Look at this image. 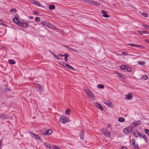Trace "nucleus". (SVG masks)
I'll return each instance as SVG.
<instances>
[{"mask_svg": "<svg viewBox=\"0 0 149 149\" xmlns=\"http://www.w3.org/2000/svg\"><path fill=\"white\" fill-rule=\"evenodd\" d=\"M34 14H35L36 15H38L39 13L38 12H34Z\"/></svg>", "mask_w": 149, "mask_h": 149, "instance_id": "nucleus-54", "label": "nucleus"}, {"mask_svg": "<svg viewBox=\"0 0 149 149\" xmlns=\"http://www.w3.org/2000/svg\"><path fill=\"white\" fill-rule=\"evenodd\" d=\"M131 131V130H129L128 128H126L124 130V133L125 134H129Z\"/></svg>", "mask_w": 149, "mask_h": 149, "instance_id": "nucleus-15", "label": "nucleus"}, {"mask_svg": "<svg viewBox=\"0 0 149 149\" xmlns=\"http://www.w3.org/2000/svg\"><path fill=\"white\" fill-rule=\"evenodd\" d=\"M122 53L124 55H128V54L127 53H126L124 52H122Z\"/></svg>", "mask_w": 149, "mask_h": 149, "instance_id": "nucleus-53", "label": "nucleus"}, {"mask_svg": "<svg viewBox=\"0 0 149 149\" xmlns=\"http://www.w3.org/2000/svg\"><path fill=\"white\" fill-rule=\"evenodd\" d=\"M0 24L3 26H6V25L0 19Z\"/></svg>", "mask_w": 149, "mask_h": 149, "instance_id": "nucleus-35", "label": "nucleus"}, {"mask_svg": "<svg viewBox=\"0 0 149 149\" xmlns=\"http://www.w3.org/2000/svg\"><path fill=\"white\" fill-rule=\"evenodd\" d=\"M120 149H127L126 147L123 146H122Z\"/></svg>", "mask_w": 149, "mask_h": 149, "instance_id": "nucleus-46", "label": "nucleus"}, {"mask_svg": "<svg viewBox=\"0 0 149 149\" xmlns=\"http://www.w3.org/2000/svg\"><path fill=\"white\" fill-rule=\"evenodd\" d=\"M66 67L67 68H68L72 70H74V69L70 65L68 64Z\"/></svg>", "mask_w": 149, "mask_h": 149, "instance_id": "nucleus-29", "label": "nucleus"}, {"mask_svg": "<svg viewBox=\"0 0 149 149\" xmlns=\"http://www.w3.org/2000/svg\"><path fill=\"white\" fill-rule=\"evenodd\" d=\"M131 70L132 69L130 67H128L127 68V70L128 72H130L131 71Z\"/></svg>", "mask_w": 149, "mask_h": 149, "instance_id": "nucleus-39", "label": "nucleus"}, {"mask_svg": "<svg viewBox=\"0 0 149 149\" xmlns=\"http://www.w3.org/2000/svg\"><path fill=\"white\" fill-rule=\"evenodd\" d=\"M97 87L99 88H104V85L102 84H99Z\"/></svg>", "mask_w": 149, "mask_h": 149, "instance_id": "nucleus-32", "label": "nucleus"}, {"mask_svg": "<svg viewBox=\"0 0 149 149\" xmlns=\"http://www.w3.org/2000/svg\"><path fill=\"white\" fill-rule=\"evenodd\" d=\"M102 132L106 136L110 137L111 136V134L107 129L103 128L101 130Z\"/></svg>", "mask_w": 149, "mask_h": 149, "instance_id": "nucleus-1", "label": "nucleus"}, {"mask_svg": "<svg viewBox=\"0 0 149 149\" xmlns=\"http://www.w3.org/2000/svg\"><path fill=\"white\" fill-rule=\"evenodd\" d=\"M58 55H59V56H61V57L64 56V55H63L61 54H58Z\"/></svg>", "mask_w": 149, "mask_h": 149, "instance_id": "nucleus-57", "label": "nucleus"}, {"mask_svg": "<svg viewBox=\"0 0 149 149\" xmlns=\"http://www.w3.org/2000/svg\"><path fill=\"white\" fill-rule=\"evenodd\" d=\"M8 62L10 64H14L15 63V61L13 60L10 59L8 60Z\"/></svg>", "mask_w": 149, "mask_h": 149, "instance_id": "nucleus-27", "label": "nucleus"}, {"mask_svg": "<svg viewBox=\"0 0 149 149\" xmlns=\"http://www.w3.org/2000/svg\"><path fill=\"white\" fill-rule=\"evenodd\" d=\"M64 55V56H65V57H69V55L67 53H65V54Z\"/></svg>", "mask_w": 149, "mask_h": 149, "instance_id": "nucleus-49", "label": "nucleus"}, {"mask_svg": "<svg viewBox=\"0 0 149 149\" xmlns=\"http://www.w3.org/2000/svg\"><path fill=\"white\" fill-rule=\"evenodd\" d=\"M138 64L140 65H144L145 64V63L144 61H139Z\"/></svg>", "mask_w": 149, "mask_h": 149, "instance_id": "nucleus-34", "label": "nucleus"}, {"mask_svg": "<svg viewBox=\"0 0 149 149\" xmlns=\"http://www.w3.org/2000/svg\"><path fill=\"white\" fill-rule=\"evenodd\" d=\"M132 134L135 137H137L139 136L140 137H141L140 134H139L136 129H134L132 132Z\"/></svg>", "mask_w": 149, "mask_h": 149, "instance_id": "nucleus-4", "label": "nucleus"}, {"mask_svg": "<svg viewBox=\"0 0 149 149\" xmlns=\"http://www.w3.org/2000/svg\"><path fill=\"white\" fill-rule=\"evenodd\" d=\"M16 9L15 8H13V9H11L10 10V11L11 12H15Z\"/></svg>", "mask_w": 149, "mask_h": 149, "instance_id": "nucleus-50", "label": "nucleus"}, {"mask_svg": "<svg viewBox=\"0 0 149 149\" xmlns=\"http://www.w3.org/2000/svg\"><path fill=\"white\" fill-rule=\"evenodd\" d=\"M49 8L50 10H53L55 8V6L54 5H50L49 6Z\"/></svg>", "mask_w": 149, "mask_h": 149, "instance_id": "nucleus-26", "label": "nucleus"}, {"mask_svg": "<svg viewBox=\"0 0 149 149\" xmlns=\"http://www.w3.org/2000/svg\"><path fill=\"white\" fill-rule=\"evenodd\" d=\"M145 42L149 44V40L146 39L145 40Z\"/></svg>", "mask_w": 149, "mask_h": 149, "instance_id": "nucleus-51", "label": "nucleus"}, {"mask_svg": "<svg viewBox=\"0 0 149 149\" xmlns=\"http://www.w3.org/2000/svg\"><path fill=\"white\" fill-rule=\"evenodd\" d=\"M118 121L120 122H123L125 121V119L123 117L119 118L118 119Z\"/></svg>", "mask_w": 149, "mask_h": 149, "instance_id": "nucleus-28", "label": "nucleus"}, {"mask_svg": "<svg viewBox=\"0 0 149 149\" xmlns=\"http://www.w3.org/2000/svg\"><path fill=\"white\" fill-rule=\"evenodd\" d=\"M54 57H55V58H56L57 59L59 60L60 59L59 57L58 56H57V55H56V54H55V55L54 56Z\"/></svg>", "mask_w": 149, "mask_h": 149, "instance_id": "nucleus-48", "label": "nucleus"}, {"mask_svg": "<svg viewBox=\"0 0 149 149\" xmlns=\"http://www.w3.org/2000/svg\"><path fill=\"white\" fill-rule=\"evenodd\" d=\"M71 113V111L70 109H67L65 111L66 115H70Z\"/></svg>", "mask_w": 149, "mask_h": 149, "instance_id": "nucleus-24", "label": "nucleus"}, {"mask_svg": "<svg viewBox=\"0 0 149 149\" xmlns=\"http://www.w3.org/2000/svg\"><path fill=\"white\" fill-rule=\"evenodd\" d=\"M128 128L129 129V130H131V131L133 129V127L132 126H130Z\"/></svg>", "mask_w": 149, "mask_h": 149, "instance_id": "nucleus-52", "label": "nucleus"}, {"mask_svg": "<svg viewBox=\"0 0 149 149\" xmlns=\"http://www.w3.org/2000/svg\"><path fill=\"white\" fill-rule=\"evenodd\" d=\"M45 145L47 148H51V147L50 145L47 143H44Z\"/></svg>", "mask_w": 149, "mask_h": 149, "instance_id": "nucleus-30", "label": "nucleus"}, {"mask_svg": "<svg viewBox=\"0 0 149 149\" xmlns=\"http://www.w3.org/2000/svg\"><path fill=\"white\" fill-rule=\"evenodd\" d=\"M83 1H85V2L88 3V1H89V0H82Z\"/></svg>", "mask_w": 149, "mask_h": 149, "instance_id": "nucleus-62", "label": "nucleus"}, {"mask_svg": "<svg viewBox=\"0 0 149 149\" xmlns=\"http://www.w3.org/2000/svg\"><path fill=\"white\" fill-rule=\"evenodd\" d=\"M45 130H44H44L42 132V133L45 135Z\"/></svg>", "mask_w": 149, "mask_h": 149, "instance_id": "nucleus-56", "label": "nucleus"}, {"mask_svg": "<svg viewBox=\"0 0 149 149\" xmlns=\"http://www.w3.org/2000/svg\"><path fill=\"white\" fill-rule=\"evenodd\" d=\"M0 118L2 120L8 118L7 116H6L3 113L0 114Z\"/></svg>", "mask_w": 149, "mask_h": 149, "instance_id": "nucleus-12", "label": "nucleus"}, {"mask_svg": "<svg viewBox=\"0 0 149 149\" xmlns=\"http://www.w3.org/2000/svg\"><path fill=\"white\" fill-rule=\"evenodd\" d=\"M59 121L61 123L65 124V123L69 122V120L67 117L63 116L62 117L60 118Z\"/></svg>", "mask_w": 149, "mask_h": 149, "instance_id": "nucleus-2", "label": "nucleus"}, {"mask_svg": "<svg viewBox=\"0 0 149 149\" xmlns=\"http://www.w3.org/2000/svg\"><path fill=\"white\" fill-rule=\"evenodd\" d=\"M69 49H70V50H72L73 51L75 52H77V50H75L74 49H73L71 47H69Z\"/></svg>", "mask_w": 149, "mask_h": 149, "instance_id": "nucleus-43", "label": "nucleus"}, {"mask_svg": "<svg viewBox=\"0 0 149 149\" xmlns=\"http://www.w3.org/2000/svg\"><path fill=\"white\" fill-rule=\"evenodd\" d=\"M95 105L101 110L103 111V108L99 103L96 102L95 104Z\"/></svg>", "mask_w": 149, "mask_h": 149, "instance_id": "nucleus-13", "label": "nucleus"}, {"mask_svg": "<svg viewBox=\"0 0 149 149\" xmlns=\"http://www.w3.org/2000/svg\"><path fill=\"white\" fill-rule=\"evenodd\" d=\"M10 91V89L9 88H5V91L6 92Z\"/></svg>", "mask_w": 149, "mask_h": 149, "instance_id": "nucleus-44", "label": "nucleus"}, {"mask_svg": "<svg viewBox=\"0 0 149 149\" xmlns=\"http://www.w3.org/2000/svg\"><path fill=\"white\" fill-rule=\"evenodd\" d=\"M84 132L83 130H82L79 133V136L81 139H83L84 138Z\"/></svg>", "mask_w": 149, "mask_h": 149, "instance_id": "nucleus-16", "label": "nucleus"}, {"mask_svg": "<svg viewBox=\"0 0 149 149\" xmlns=\"http://www.w3.org/2000/svg\"><path fill=\"white\" fill-rule=\"evenodd\" d=\"M143 78L145 80L147 79H148V77L146 75H145L143 76Z\"/></svg>", "mask_w": 149, "mask_h": 149, "instance_id": "nucleus-47", "label": "nucleus"}, {"mask_svg": "<svg viewBox=\"0 0 149 149\" xmlns=\"http://www.w3.org/2000/svg\"><path fill=\"white\" fill-rule=\"evenodd\" d=\"M29 17L30 19H33V16H29Z\"/></svg>", "mask_w": 149, "mask_h": 149, "instance_id": "nucleus-61", "label": "nucleus"}, {"mask_svg": "<svg viewBox=\"0 0 149 149\" xmlns=\"http://www.w3.org/2000/svg\"><path fill=\"white\" fill-rule=\"evenodd\" d=\"M147 29L149 30V26L148 25Z\"/></svg>", "mask_w": 149, "mask_h": 149, "instance_id": "nucleus-64", "label": "nucleus"}, {"mask_svg": "<svg viewBox=\"0 0 149 149\" xmlns=\"http://www.w3.org/2000/svg\"><path fill=\"white\" fill-rule=\"evenodd\" d=\"M127 45H129L130 46L135 47H140V48H143V47L142 46H141L140 45H137L135 44H127Z\"/></svg>", "mask_w": 149, "mask_h": 149, "instance_id": "nucleus-14", "label": "nucleus"}, {"mask_svg": "<svg viewBox=\"0 0 149 149\" xmlns=\"http://www.w3.org/2000/svg\"><path fill=\"white\" fill-rule=\"evenodd\" d=\"M86 92L87 93L88 96L91 97L92 98H93L94 97V95L93 93L89 90H87Z\"/></svg>", "mask_w": 149, "mask_h": 149, "instance_id": "nucleus-7", "label": "nucleus"}, {"mask_svg": "<svg viewBox=\"0 0 149 149\" xmlns=\"http://www.w3.org/2000/svg\"><path fill=\"white\" fill-rule=\"evenodd\" d=\"M133 125L134 126H136L139 125V124L137 122H134L133 123Z\"/></svg>", "mask_w": 149, "mask_h": 149, "instance_id": "nucleus-40", "label": "nucleus"}, {"mask_svg": "<svg viewBox=\"0 0 149 149\" xmlns=\"http://www.w3.org/2000/svg\"><path fill=\"white\" fill-rule=\"evenodd\" d=\"M142 15L145 17H147L148 16V14L145 12H143L142 13Z\"/></svg>", "mask_w": 149, "mask_h": 149, "instance_id": "nucleus-37", "label": "nucleus"}, {"mask_svg": "<svg viewBox=\"0 0 149 149\" xmlns=\"http://www.w3.org/2000/svg\"><path fill=\"white\" fill-rule=\"evenodd\" d=\"M18 25L21 27H26L27 26H29V22H26V23H24L20 22L19 23V24H18Z\"/></svg>", "mask_w": 149, "mask_h": 149, "instance_id": "nucleus-5", "label": "nucleus"}, {"mask_svg": "<svg viewBox=\"0 0 149 149\" xmlns=\"http://www.w3.org/2000/svg\"><path fill=\"white\" fill-rule=\"evenodd\" d=\"M88 3L91 4H93L94 6H99L100 4L98 2H94L92 1H88Z\"/></svg>", "mask_w": 149, "mask_h": 149, "instance_id": "nucleus-6", "label": "nucleus"}, {"mask_svg": "<svg viewBox=\"0 0 149 149\" xmlns=\"http://www.w3.org/2000/svg\"><path fill=\"white\" fill-rule=\"evenodd\" d=\"M69 49H70V50H72L73 51L75 52H77V50H75L74 49H73L71 47H69Z\"/></svg>", "mask_w": 149, "mask_h": 149, "instance_id": "nucleus-42", "label": "nucleus"}, {"mask_svg": "<svg viewBox=\"0 0 149 149\" xmlns=\"http://www.w3.org/2000/svg\"><path fill=\"white\" fill-rule=\"evenodd\" d=\"M145 132L149 136V130L146 129L145 130Z\"/></svg>", "mask_w": 149, "mask_h": 149, "instance_id": "nucleus-36", "label": "nucleus"}, {"mask_svg": "<svg viewBox=\"0 0 149 149\" xmlns=\"http://www.w3.org/2000/svg\"><path fill=\"white\" fill-rule=\"evenodd\" d=\"M104 103L109 107L111 106L112 103L109 100H104Z\"/></svg>", "mask_w": 149, "mask_h": 149, "instance_id": "nucleus-11", "label": "nucleus"}, {"mask_svg": "<svg viewBox=\"0 0 149 149\" xmlns=\"http://www.w3.org/2000/svg\"><path fill=\"white\" fill-rule=\"evenodd\" d=\"M132 98V94L131 93H129L127 95V99L128 100H131Z\"/></svg>", "mask_w": 149, "mask_h": 149, "instance_id": "nucleus-18", "label": "nucleus"}, {"mask_svg": "<svg viewBox=\"0 0 149 149\" xmlns=\"http://www.w3.org/2000/svg\"><path fill=\"white\" fill-rule=\"evenodd\" d=\"M140 135L141 136V137H142V138H143L144 139V140L146 142H147V139L146 136H145V135L144 134H140Z\"/></svg>", "mask_w": 149, "mask_h": 149, "instance_id": "nucleus-23", "label": "nucleus"}, {"mask_svg": "<svg viewBox=\"0 0 149 149\" xmlns=\"http://www.w3.org/2000/svg\"><path fill=\"white\" fill-rule=\"evenodd\" d=\"M42 86L41 85H39L38 86V89L40 90V91L42 90Z\"/></svg>", "mask_w": 149, "mask_h": 149, "instance_id": "nucleus-41", "label": "nucleus"}, {"mask_svg": "<svg viewBox=\"0 0 149 149\" xmlns=\"http://www.w3.org/2000/svg\"><path fill=\"white\" fill-rule=\"evenodd\" d=\"M64 47H65L66 48H67V49H69V46H68V45H63V46Z\"/></svg>", "mask_w": 149, "mask_h": 149, "instance_id": "nucleus-58", "label": "nucleus"}, {"mask_svg": "<svg viewBox=\"0 0 149 149\" xmlns=\"http://www.w3.org/2000/svg\"><path fill=\"white\" fill-rule=\"evenodd\" d=\"M101 13L103 14V15H102L103 17L106 18H108L109 17V15L107 14V12L106 11L104 10H101Z\"/></svg>", "mask_w": 149, "mask_h": 149, "instance_id": "nucleus-9", "label": "nucleus"}, {"mask_svg": "<svg viewBox=\"0 0 149 149\" xmlns=\"http://www.w3.org/2000/svg\"><path fill=\"white\" fill-rule=\"evenodd\" d=\"M116 74H117L119 77L121 79H123L124 77V75L120 73L117 72Z\"/></svg>", "mask_w": 149, "mask_h": 149, "instance_id": "nucleus-19", "label": "nucleus"}, {"mask_svg": "<svg viewBox=\"0 0 149 149\" xmlns=\"http://www.w3.org/2000/svg\"><path fill=\"white\" fill-rule=\"evenodd\" d=\"M132 144H134L135 143V140L134 139H133L132 140Z\"/></svg>", "mask_w": 149, "mask_h": 149, "instance_id": "nucleus-55", "label": "nucleus"}, {"mask_svg": "<svg viewBox=\"0 0 149 149\" xmlns=\"http://www.w3.org/2000/svg\"><path fill=\"white\" fill-rule=\"evenodd\" d=\"M31 2L34 4H36V5L38 6L39 7H40L41 6L40 4L38 1H36L32 0Z\"/></svg>", "mask_w": 149, "mask_h": 149, "instance_id": "nucleus-17", "label": "nucleus"}, {"mask_svg": "<svg viewBox=\"0 0 149 149\" xmlns=\"http://www.w3.org/2000/svg\"><path fill=\"white\" fill-rule=\"evenodd\" d=\"M126 68V66L125 65H122L120 66V69L122 70L125 69Z\"/></svg>", "mask_w": 149, "mask_h": 149, "instance_id": "nucleus-31", "label": "nucleus"}, {"mask_svg": "<svg viewBox=\"0 0 149 149\" xmlns=\"http://www.w3.org/2000/svg\"><path fill=\"white\" fill-rule=\"evenodd\" d=\"M53 148L54 149H61L59 147L55 145L53 146Z\"/></svg>", "mask_w": 149, "mask_h": 149, "instance_id": "nucleus-38", "label": "nucleus"}, {"mask_svg": "<svg viewBox=\"0 0 149 149\" xmlns=\"http://www.w3.org/2000/svg\"><path fill=\"white\" fill-rule=\"evenodd\" d=\"M40 20V19L38 17H36L35 18V21L36 22H39Z\"/></svg>", "mask_w": 149, "mask_h": 149, "instance_id": "nucleus-33", "label": "nucleus"}, {"mask_svg": "<svg viewBox=\"0 0 149 149\" xmlns=\"http://www.w3.org/2000/svg\"><path fill=\"white\" fill-rule=\"evenodd\" d=\"M32 136L33 138H35L36 139H40V137L38 135L34 134H33Z\"/></svg>", "mask_w": 149, "mask_h": 149, "instance_id": "nucleus-20", "label": "nucleus"}, {"mask_svg": "<svg viewBox=\"0 0 149 149\" xmlns=\"http://www.w3.org/2000/svg\"><path fill=\"white\" fill-rule=\"evenodd\" d=\"M111 125L109 124L107 126V128H109V127H111Z\"/></svg>", "mask_w": 149, "mask_h": 149, "instance_id": "nucleus-63", "label": "nucleus"}, {"mask_svg": "<svg viewBox=\"0 0 149 149\" xmlns=\"http://www.w3.org/2000/svg\"><path fill=\"white\" fill-rule=\"evenodd\" d=\"M41 24L43 25H45L48 27H51L53 29H54V27H55L52 24H49L46 22H41Z\"/></svg>", "mask_w": 149, "mask_h": 149, "instance_id": "nucleus-3", "label": "nucleus"}, {"mask_svg": "<svg viewBox=\"0 0 149 149\" xmlns=\"http://www.w3.org/2000/svg\"><path fill=\"white\" fill-rule=\"evenodd\" d=\"M13 22L16 24H19V23L20 22L19 19L17 17H15L13 18Z\"/></svg>", "mask_w": 149, "mask_h": 149, "instance_id": "nucleus-8", "label": "nucleus"}, {"mask_svg": "<svg viewBox=\"0 0 149 149\" xmlns=\"http://www.w3.org/2000/svg\"><path fill=\"white\" fill-rule=\"evenodd\" d=\"M133 147L135 149H139V147L138 144L135 143L134 144H132Z\"/></svg>", "mask_w": 149, "mask_h": 149, "instance_id": "nucleus-21", "label": "nucleus"}, {"mask_svg": "<svg viewBox=\"0 0 149 149\" xmlns=\"http://www.w3.org/2000/svg\"><path fill=\"white\" fill-rule=\"evenodd\" d=\"M58 64L60 65H62V66H64L65 67H66L67 66V65H68V64H67L66 63H63V62H62V63H61V62H60V63H58Z\"/></svg>", "mask_w": 149, "mask_h": 149, "instance_id": "nucleus-25", "label": "nucleus"}, {"mask_svg": "<svg viewBox=\"0 0 149 149\" xmlns=\"http://www.w3.org/2000/svg\"><path fill=\"white\" fill-rule=\"evenodd\" d=\"M44 130H45V135H50L52 133V131L51 129H48V130H47L46 129H45Z\"/></svg>", "mask_w": 149, "mask_h": 149, "instance_id": "nucleus-10", "label": "nucleus"}, {"mask_svg": "<svg viewBox=\"0 0 149 149\" xmlns=\"http://www.w3.org/2000/svg\"><path fill=\"white\" fill-rule=\"evenodd\" d=\"M64 59H65V61H67L68 60V58L67 57H65V58Z\"/></svg>", "mask_w": 149, "mask_h": 149, "instance_id": "nucleus-59", "label": "nucleus"}, {"mask_svg": "<svg viewBox=\"0 0 149 149\" xmlns=\"http://www.w3.org/2000/svg\"><path fill=\"white\" fill-rule=\"evenodd\" d=\"M139 33L141 34H143L144 33H146L148 34V32L146 31H138Z\"/></svg>", "mask_w": 149, "mask_h": 149, "instance_id": "nucleus-22", "label": "nucleus"}, {"mask_svg": "<svg viewBox=\"0 0 149 149\" xmlns=\"http://www.w3.org/2000/svg\"><path fill=\"white\" fill-rule=\"evenodd\" d=\"M143 27H144L145 28H146V29H147L148 25H147V24H143Z\"/></svg>", "mask_w": 149, "mask_h": 149, "instance_id": "nucleus-45", "label": "nucleus"}, {"mask_svg": "<svg viewBox=\"0 0 149 149\" xmlns=\"http://www.w3.org/2000/svg\"><path fill=\"white\" fill-rule=\"evenodd\" d=\"M27 22H29V26H30V23H33V22H32V21H28Z\"/></svg>", "mask_w": 149, "mask_h": 149, "instance_id": "nucleus-60", "label": "nucleus"}]
</instances>
